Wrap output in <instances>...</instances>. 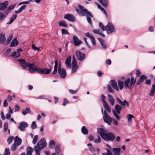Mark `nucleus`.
Instances as JSON below:
<instances>
[{"label": "nucleus", "mask_w": 155, "mask_h": 155, "mask_svg": "<svg viewBox=\"0 0 155 155\" xmlns=\"http://www.w3.org/2000/svg\"><path fill=\"white\" fill-rule=\"evenodd\" d=\"M78 7L80 9V10L77 8L76 9V11L81 16H84V13L86 15L87 20L88 23L91 25H92V22L91 20V18L93 17L92 14L84 7L81 5H78Z\"/></svg>", "instance_id": "f257e3e1"}, {"label": "nucleus", "mask_w": 155, "mask_h": 155, "mask_svg": "<svg viewBox=\"0 0 155 155\" xmlns=\"http://www.w3.org/2000/svg\"><path fill=\"white\" fill-rule=\"evenodd\" d=\"M136 81V80L133 77L131 78L130 81V78H128L124 80V86L126 88L131 89L132 86L134 84Z\"/></svg>", "instance_id": "f03ea898"}, {"label": "nucleus", "mask_w": 155, "mask_h": 155, "mask_svg": "<svg viewBox=\"0 0 155 155\" xmlns=\"http://www.w3.org/2000/svg\"><path fill=\"white\" fill-rule=\"evenodd\" d=\"M115 135L111 132L106 133L102 137V138L105 141H112L115 139Z\"/></svg>", "instance_id": "7ed1b4c3"}, {"label": "nucleus", "mask_w": 155, "mask_h": 155, "mask_svg": "<svg viewBox=\"0 0 155 155\" xmlns=\"http://www.w3.org/2000/svg\"><path fill=\"white\" fill-rule=\"evenodd\" d=\"M47 145V144L46 143L45 139L44 138H42L41 139L40 141L38 142L34 147L41 150L46 147Z\"/></svg>", "instance_id": "20e7f679"}, {"label": "nucleus", "mask_w": 155, "mask_h": 155, "mask_svg": "<svg viewBox=\"0 0 155 155\" xmlns=\"http://www.w3.org/2000/svg\"><path fill=\"white\" fill-rule=\"evenodd\" d=\"M104 115L103 117L104 121V122L107 123L108 125H111L112 117H111L107 114V112L104 110Z\"/></svg>", "instance_id": "39448f33"}, {"label": "nucleus", "mask_w": 155, "mask_h": 155, "mask_svg": "<svg viewBox=\"0 0 155 155\" xmlns=\"http://www.w3.org/2000/svg\"><path fill=\"white\" fill-rule=\"evenodd\" d=\"M105 30L108 34L115 32L114 27L110 22H108L107 25H106Z\"/></svg>", "instance_id": "423d86ee"}, {"label": "nucleus", "mask_w": 155, "mask_h": 155, "mask_svg": "<svg viewBox=\"0 0 155 155\" xmlns=\"http://www.w3.org/2000/svg\"><path fill=\"white\" fill-rule=\"evenodd\" d=\"M73 60L71 62L72 72L74 73L76 72L78 68L77 62L75 56L73 55L72 57Z\"/></svg>", "instance_id": "0eeeda50"}, {"label": "nucleus", "mask_w": 155, "mask_h": 155, "mask_svg": "<svg viewBox=\"0 0 155 155\" xmlns=\"http://www.w3.org/2000/svg\"><path fill=\"white\" fill-rule=\"evenodd\" d=\"M27 67L29 71L32 73H34L35 71L37 72V69H38V68L35 66L34 64L28 63Z\"/></svg>", "instance_id": "6e6552de"}, {"label": "nucleus", "mask_w": 155, "mask_h": 155, "mask_svg": "<svg viewBox=\"0 0 155 155\" xmlns=\"http://www.w3.org/2000/svg\"><path fill=\"white\" fill-rule=\"evenodd\" d=\"M58 72L61 78L64 79L65 78L66 73L64 69L61 68V66H59L58 67Z\"/></svg>", "instance_id": "1a4fd4ad"}, {"label": "nucleus", "mask_w": 155, "mask_h": 155, "mask_svg": "<svg viewBox=\"0 0 155 155\" xmlns=\"http://www.w3.org/2000/svg\"><path fill=\"white\" fill-rule=\"evenodd\" d=\"M37 69V72L41 74H48L51 72V69H48L47 68L41 69L38 68V69Z\"/></svg>", "instance_id": "9d476101"}, {"label": "nucleus", "mask_w": 155, "mask_h": 155, "mask_svg": "<svg viewBox=\"0 0 155 155\" xmlns=\"http://www.w3.org/2000/svg\"><path fill=\"white\" fill-rule=\"evenodd\" d=\"M76 56L77 59L80 61H82L84 59L85 54L81 53L79 51H77L75 52Z\"/></svg>", "instance_id": "9b49d317"}, {"label": "nucleus", "mask_w": 155, "mask_h": 155, "mask_svg": "<svg viewBox=\"0 0 155 155\" xmlns=\"http://www.w3.org/2000/svg\"><path fill=\"white\" fill-rule=\"evenodd\" d=\"M64 18L71 22H74L75 20V17L71 14H69L65 15Z\"/></svg>", "instance_id": "f8f14e48"}, {"label": "nucleus", "mask_w": 155, "mask_h": 155, "mask_svg": "<svg viewBox=\"0 0 155 155\" xmlns=\"http://www.w3.org/2000/svg\"><path fill=\"white\" fill-rule=\"evenodd\" d=\"M18 61L20 62V65L23 69H25L26 68L29 63L26 62L24 59H19L18 60Z\"/></svg>", "instance_id": "ddd939ff"}, {"label": "nucleus", "mask_w": 155, "mask_h": 155, "mask_svg": "<svg viewBox=\"0 0 155 155\" xmlns=\"http://www.w3.org/2000/svg\"><path fill=\"white\" fill-rule=\"evenodd\" d=\"M28 126V124L25 122H22L20 123V125L18 127V129L21 131H24L26 127Z\"/></svg>", "instance_id": "4468645a"}, {"label": "nucleus", "mask_w": 155, "mask_h": 155, "mask_svg": "<svg viewBox=\"0 0 155 155\" xmlns=\"http://www.w3.org/2000/svg\"><path fill=\"white\" fill-rule=\"evenodd\" d=\"M117 101L119 103V104L123 106H126L127 107H129V103L126 101V100H124V101H122L118 97L116 98Z\"/></svg>", "instance_id": "2eb2a0df"}, {"label": "nucleus", "mask_w": 155, "mask_h": 155, "mask_svg": "<svg viewBox=\"0 0 155 155\" xmlns=\"http://www.w3.org/2000/svg\"><path fill=\"white\" fill-rule=\"evenodd\" d=\"M85 36L89 38L91 40L92 44L93 45H96V42L95 38L91 34L88 32L86 33L85 34Z\"/></svg>", "instance_id": "dca6fc26"}, {"label": "nucleus", "mask_w": 155, "mask_h": 155, "mask_svg": "<svg viewBox=\"0 0 155 155\" xmlns=\"http://www.w3.org/2000/svg\"><path fill=\"white\" fill-rule=\"evenodd\" d=\"M22 51V50L20 48L18 49L17 51L13 52L11 54L10 56L15 58L18 57L20 56V52H21Z\"/></svg>", "instance_id": "f3484780"}, {"label": "nucleus", "mask_w": 155, "mask_h": 155, "mask_svg": "<svg viewBox=\"0 0 155 155\" xmlns=\"http://www.w3.org/2000/svg\"><path fill=\"white\" fill-rule=\"evenodd\" d=\"M73 41L74 45L75 46H78L81 44L82 42L79 40L78 38L76 36H74L73 37Z\"/></svg>", "instance_id": "a211bd4d"}, {"label": "nucleus", "mask_w": 155, "mask_h": 155, "mask_svg": "<svg viewBox=\"0 0 155 155\" xmlns=\"http://www.w3.org/2000/svg\"><path fill=\"white\" fill-rule=\"evenodd\" d=\"M121 148L120 147H114L112 149L114 155H121Z\"/></svg>", "instance_id": "6ab92c4d"}, {"label": "nucleus", "mask_w": 155, "mask_h": 155, "mask_svg": "<svg viewBox=\"0 0 155 155\" xmlns=\"http://www.w3.org/2000/svg\"><path fill=\"white\" fill-rule=\"evenodd\" d=\"M8 4V1H5L4 2H0V10H3L7 7Z\"/></svg>", "instance_id": "aec40b11"}, {"label": "nucleus", "mask_w": 155, "mask_h": 155, "mask_svg": "<svg viewBox=\"0 0 155 155\" xmlns=\"http://www.w3.org/2000/svg\"><path fill=\"white\" fill-rule=\"evenodd\" d=\"M106 146L108 148H105V150L107 151V153H107V154L109 155H112V149L111 147L108 144H106Z\"/></svg>", "instance_id": "412c9836"}, {"label": "nucleus", "mask_w": 155, "mask_h": 155, "mask_svg": "<svg viewBox=\"0 0 155 155\" xmlns=\"http://www.w3.org/2000/svg\"><path fill=\"white\" fill-rule=\"evenodd\" d=\"M110 84L113 88L117 91H119V89L117 87V83L114 80H112L110 81Z\"/></svg>", "instance_id": "4be33fe9"}, {"label": "nucleus", "mask_w": 155, "mask_h": 155, "mask_svg": "<svg viewBox=\"0 0 155 155\" xmlns=\"http://www.w3.org/2000/svg\"><path fill=\"white\" fill-rule=\"evenodd\" d=\"M14 143L16 144L17 146L20 145L21 143V140L18 136H16L14 140Z\"/></svg>", "instance_id": "5701e85b"}, {"label": "nucleus", "mask_w": 155, "mask_h": 155, "mask_svg": "<svg viewBox=\"0 0 155 155\" xmlns=\"http://www.w3.org/2000/svg\"><path fill=\"white\" fill-rule=\"evenodd\" d=\"M71 57L70 56L66 59L65 63L66 66L68 68L71 67Z\"/></svg>", "instance_id": "b1692460"}, {"label": "nucleus", "mask_w": 155, "mask_h": 155, "mask_svg": "<svg viewBox=\"0 0 155 155\" xmlns=\"http://www.w3.org/2000/svg\"><path fill=\"white\" fill-rule=\"evenodd\" d=\"M126 117L127 119V123L129 124H130L131 123L132 119L134 117V115L131 114H129L128 115H127Z\"/></svg>", "instance_id": "393cba45"}, {"label": "nucleus", "mask_w": 155, "mask_h": 155, "mask_svg": "<svg viewBox=\"0 0 155 155\" xmlns=\"http://www.w3.org/2000/svg\"><path fill=\"white\" fill-rule=\"evenodd\" d=\"M122 109V107L118 104H116L115 106V110L118 114H120V111Z\"/></svg>", "instance_id": "a878e982"}, {"label": "nucleus", "mask_w": 155, "mask_h": 155, "mask_svg": "<svg viewBox=\"0 0 155 155\" xmlns=\"http://www.w3.org/2000/svg\"><path fill=\"white\" fill-rule=\"evenodd\" d=\"M58 25L59 26H62L65 28L67 27L68 26L67 23L64 21H59L58 22Z\"/></svg>", "instance_id": "bb28decb"}, {"label": "nucleus", "mask_w": 155, "mask_h": 155, "mask_svg": "<svg viewBox=\"0 0 155 155\" xmlns=\"http://www.w3.org/2000/svg\"><path fill=\"white\" fill-rule=\"evenodd\" d=\"M0 43L1 44H3L5 41V34H0Z\"/></svg>", "instance_id": "cd10ccee"}, {"label": "nucleus", "mask_w": 155, "mask_h": 155, "mask_svg": "<svg viewBox=\"0 0 155 155\" xmlns=\"http://www.w3.org/2000/svg\"><path fill=\"white\" fill-rule=\"evenodd\" d=\"M98 133L102 138V137L105 134L104 129L102 128H98L97 129Z\"/></svg>", "instance_id": "c85d7f7f"}, {"label": "nucleus", "mask_w": 155, "mask_h": 155, "mask_svg": "<svg viewBox=\"0 0 155 155\" xmlns=\"http://www.w3.org/2000/svg\"><path fill=\"white\" fill-rule=\"evenodd\" d=\"M18 43L17 39L15 38L12 41L10 45V46L12 47L16 46L18 45Z\"/></svg>", "instance_id": "c756f323"}, {"label": "nucleus", "mask_w": 155, "mask_h": 155, "mask_svg": "<svg viewBox=\"0 0 155 155\" xmlns=\"http://www.w3.org/2000/svg\"><path fill=\"white\" fill-rule=\"evenodd\" d=\"M17 17V15L14 14L11 17L10 21L7 23V24L10 25L16 19Z\"/></svg>", "instance_id": "7c9ffc66"}, {"label": "nucleus", "mask_w": 155, "mask_h": 155, "mask_svg": "<svg viewBox=\"0 0 155 155\" xmlns=\"http://www.w3.org/2000/svg\"><path fill=\"white\" fill-rule=\"evenodd\" d=\"M17 17V15L14 14L11 17L10 21L7 23V24L10 25L16 19Z\"/></svg>", "instance_id": "2f4dec72"}, {"label": "nucleus", "mask_w": 155, "mask_h": 155, "mask_svg": "<svg viewBox=\"0 0 155 155\" xmlns=\"http://www.w3.org/2000/svg\"><path fill=\"white\" fill-rule=\"evenodd\" d=\"M93 32L96 34L99 35L103 37H105V35L103 34L102 32L101 31L100 29H95L93 30Z\"/></svg>", "instance_id": "473e14b6"}, {"label": "nucleus", "mask_w": 155, "mask_h": 155, "mask_svg": "<svg viewBox=\"0 0 155 155\" xmlns=\"http://www.w3.org/2000/svg\"><path fill=\"white\" fill-rule=\"evenodd\" d=\"M54 62L55 64V65L54 67V70L52 73L53 74H54L57 73V67L58 66V61L57 60H55L54 61Z\"/></svg>", "instance_id": "72a5a7b5"}, {"label": "nucleus", "mask_w": 155, "mask_h": 155, "mask_svg": "<svg viewBox=\"0 0 155 155\" xmlns=\"http://www.w3.org/2000/svg\"><path fill=\"white\" fill-rule=\"evenodd\" d=\"M155 92V84H153L152 85V87L149 93V95L150 96H153L154 95V93Z\"/></svg>", "instance_id": "f704fd0d"}, {"label": "nucleus", "mask_w": 155, "mask_h": 155, "mask_svg": "<svg viewBox=\"0 0 155 155\" xmlns=\"http://www.w3.org/2000/svg\"><path fill=\"white\" fill-rule=\"evenodd\" d=\"M97 39L100 41L101 45L103 47V48L104 49H106L107 48V46L105 43L104 41L101 39L99 38H97Z\"/></svg>", "instance_id": "c9c22d12"}, {"label": "nucleus", "mask_w": 155, "mask_h": 155, "mask_svg": "<svg viewBox=\"0 0 155 155\" xmlns=\"http://www.w3.org/2000/svg\"><path fill=\"white\" fill-rule=\"evenodd\" d=\"M26 7V5H23L21 6L18 10L15 11V13L16 14H18L21 13L22 11L23 10L25 9Z\"/></svg>", "instance_id": "e433bc0d"}, {"label": "nucleus", "mask_w": 155, "mask_h": 155, "mask_svg": "<svg viewBox=\"0 0 155 155\" xmlns=\"http://www.w3.org/2000/svg\"><path fill=\"white\" fill-rule=\"evenodd\" d=\"M108 100L111 105L113 106L114 104V98L110 94H108Z\"/></svg>", "instance_id": "4c0bfd02"}, {"label": "nucleus", "mask_w": 155, "mask_h": 155, "mask_svg": "<svg viewBox=\"0 0 155 155\" xmlns=\"http://www.w3.org/2000/svg\"><path fill=\"white\" fill-rule=\"evenodd\" d=\"M27 150L26 155H31L32 152L33 151V149L30 147H28Z\"/></svg>", "instance_id": "58836bf2"}, {"label": "nucleus", "mask_w": 155, "mask_h": 155, "mask_svg": "<svg viewBox=\"0 0 155 155\" xmlns=\"http://www.w3.org/2000/svg\"><path fill=\"white\" fill-rule=\"evenodd\" d=\"M118 84L120 89L121 90H122L123 88L124 85L123 82L120 80H119L118 81Z\"/></svg>", "instance_id": "ea45409f"}, {"label": "nucleus", "mask_w": 155, "mask_h": 155, "mask_svg": "<svg viewBox=\"0 0 155 155\" xmlns=\"http://www.w3.org/2000/svg\"><path fill=\"white\" fill-rule=\"evenodd\" d=\"M55 144V142L53 140H51L49 142L48 146L50 148H53L54 147Z\"/></svg>", "instance_id": "a19ab883"}, {"label": "nucleus", "mask_w": 155, "mask_h": 155, "mask_svg": "<svg viewBox=\"0 0 155 155\" xmlns=\"http://www.w3.org/2000/svg\"><path fill=\"white\" fill-rule=\"evenodd\" d=\"M103 105L104 108L108 112H110L111 111V109L107 103L103 104Z\"/></svg>", "instance_id": "79ce46f5"}, {"label": "nucleus", "mask_w": 155, "mask_h": 155, "mask_svg": "<svg viewBox=\"0 0 155 155\" xmlns=\"http://www.w3.org/2000/svg\"><path fill=\"white\" fill-rule=\"evenodd\" d=\"M8 123L7 122H5L4 124V131L5 132L7 131V130H8V133L9 134H10V130L9 129H8Z\"/></svg>", "instance_id": "37998d69"}, {"label": "nucleus", "mask_w": 155, "mask_h": 155, "mask_svg": "<svg viewBox=\"0 0 155 155\" xmlns=\"http://www.w3.org/2000/svg\"><path fill=\"white\" fill-rule=\"evenodd\" d=\"M30 110L29 108H26L25 110H23L22 114L24 115L26 114L27 113H30Z\"/></svg>", "instance_id": "c03bdc74"}, {"label": "nucleus", "mask_w": 155, "mask_h": 155, "mask_svg": "<svg viewBox=\"0 0 155 155\" xmlns=\"http://www.w3.org/2000/svg\"><path fill=\"white\" fill-rule=\"evenodd\" d=\"M113 114L114 117L117 120H119L120 118V117L117 115V113L114 110H112Z\"/></svg>", "instance_id": "a18cd8bd"}, {"label": "nucleus", "mask_w": 155, "mask_h": 155, "mask_svg": "<svg viewBox=\"0 0 155 155\" xmlns=\"http://www.w3.org/2000/svg\"><path fill=\"white\" fill-rule=\"evenodd\" d=\"M82 132L84 134H88V130L84 126H82L81 129Z\"/></svg>", "instance_id": "49530a36"}, {"label": "nucleus", "mask_w": 155, "mask_h": 155, "mask_svg": "<svg viewBox=\"0 0 155 155\" xmlns=\"http://www.w3.org/2000/svg\"><path fill=\"white\" fill-rule=\"evenodd\" d=\"M99 25L101 30L104 31L106 30V26L105 27L103 24L101 22L99 23Z\"/></svg>", "instance_id": "de8ad7c7"}, {"label": "nucleus", "mask_w": 155, "mask_h": 155, "mask_svg": "<svg viewBox=\"0 0 155 155\" xmlns=\"http://www.w3.org/2000/svg\"><path fill=\"white\" fill-rule=\"evenodd\" d=\"M147 77L144 75H141L140 78L139 79V81L140 82H143L145 79H147Z\"/></svg>", "instance_id": "09e8293b"}, {"label": "nucleus", "mask_w": 155, "mask_h": 155, "mask_svg": "<svg viewBox=\"0 0 155 155\" xmlns=\"http://www.w3.org/2000/svg\"><path fill=\"white\" fill-rule=\"evenodd\" d=\"M38 135H35V136L32 141V143L34 145L36 143L38 140Z\"/></svg>", "instance_id": "8fccbe9b"}, {"label": "nucleus", "mask_w": 155, "mask_h": 155, "mask_svg": "<svg viewBox=\"0 0 155 155\" xmlns=\"http://www.w3.org/2000/svg\"><path fill=\"white\" fill-rule=\"evenodd\" d=\"M61 32L62 34L65 35V34H68V35H69V33L68 32L67 30L65 29H62L61 30Z\"/></svg>", "instance_id": "3c124183"}, {"label": "nucleus", "mask_w": 155, "mask_h": 155, "mask_svg": "<svg viewBox=\"0 0 155 155\" xmlns=\"http://www.w3.org/2000/svg\"><path fill=\"white\" fill-rule=\"evenodd\" d=\"M10 151L9 149L8 148H6L5 150L4 155H9Z\"/></svg>", "instance_id": "603ef678"}, {"label": "nucleus", "mask_w": 155, "mask_h": 155, "mask_svg": "<svg viewBox=\"0 0 155 155\" xmlns=\"http://www.w3.org/2000/svg\"><path fill=\"white\" fill-rule=\"evenodd\" d=\"M14 137H9L7 141L9 144H10L14 139Z\"/></svg>", "instance_id": "864d4df0"}, {"label": "nucleus", "mask_w": 155, "mask_h": 155, "mask_svg": "<svg viewBox=\"0 0 155 155\" xmlns=\"http://www.w3.org/2000/svg\"><path fill=\"white\" fill-rule=\"evenodd\" d=\"M17 146V145H16V144L14 143V144L12 145L11 147V150L12 151H14L16 150Z\"/></svg>", "instance_id": "5fc2aeb1"}, {"label": "nucleus", "mask_w": 155, "mask_h": 155, "mask_svg": "<svg viewBox=\"0 0 155 155\" xmlns=\"http://www.w3.org/2000/svg\"><path fill=\"white\" fill-rule=\"evenodd\" d=\"M41 150L34 147V150L36 153V155H40V151Z\"/></svg>", "instance_id": "6e6d98bb"}, {"label": "nucleus", "mask_w": 155, "mask_h": 155, "mask_svg": "<svg viewBox=\"0 0 155 155\" xmlns=\"http://www.w3.org/2000/svg\"><path fill=\"white\" fill-rule=\"evenodd\" d=\"M15 6V4L14 5H11L9 6L8 7V8L7 10L9 11L12 10L13 9Z\"/></svg>", "instance_id": "4d7b16f0"}, {"label": "nucleus", "mask_w": 155, "mask_h": 155, "mask_svg": "<svg viewBox=\"0 0 155 155\" xmlns=\"http://www.w3.org/2000/svg\"><path fill=\"white\" fill-rule=\"evenodd\" d=\"M101 140V139L99 136H97V138L94 140V142L96 143H99Z\"/></svg>", "instance_id": "13d9d810"}, {"label": "nucleus", "mask_w": 155, "mask_h": 155, "mask_svg": "<svg viewBox=\"0 0 155 155\" xmlns=\"http://www.w3.org/2000/svg\"><path fill=\"white\" fill-rule=\"evenodd\" d=\"M104 7H106L107 5V1L106 0H103V1L101 3Z\"/></svg>", "instance_id": "bf43d9fd"}, {"label": "nucleus", "mask_w": 155, "mask_h": 155, "mask_svg": "<svg viewBox=\"0 0 155 155\" xmlns=\"http://www.w3.org/2000/svg\"><path fill=\"white\" fill-rule=\"evenodd\" d=\"M37 127V125L35 123V121H33L32 122L31 127L32 129H35Z\"/></svg>", "instance_id": "052dcab7"}, {"label": "nucleus", "mask_w": 155, "mask_h": 155, "mask_svg": "<svg viewBox=\"0 0 155 155\" xmlns=\"http://www.w3.org/2000/svg\"><path fill=\"white\" fill-rule=\"evenodd\" d=\"M32 48L34 51L38 50L39 51L40 50V48L39 47H36L35 45L34 44L32 45Z\"/></svg>", "instance_id": "680f3d73"}, {"label": "nucleus", "mask_w": 155, "mask_h": 155, "mask_svg": "<svg viewBox=\"0 0 155 155\" xmlns=\"http://www.w3.org/2000/svg\"><path fill=\"white\" fill-rule=\"evenodd\" d=\"M0 114L1 118L3 120H4L5 119V117L4 116V112L3 111H1L0 112Z\"/></svg>", "instance_id": "e2e57ef3"}, {"label": "nucleus", "mask_w": 155, "mask_h": 155, "mask_svg": "<svg viewBox=\"0 0 155 155\" xmlns=\"http://www.w3.org/2000/svg\"><path fill=\"white\" fill-rule=\"evenodd\" d=\"M107 88L108 91L111 92V93H114V91L112 89L110 86L109 85H108L107 86Z\"/></svg>", "instance_id": "0e129e2a"}, {"label": "nucleus", "mask_w": 155, "mask_h": 155, "mask_svg": "<svg viewBox=\"0 0 155 155\" xmlns=\"http://www.w3.org/2000/svg\"><path fill=\"white\" fill-rule=\"evenodd\" d=\"M101 98H102L103 104H104V103H106V101H105V96L104 95L102 94L101 95Z\"/></svg>", "instance_id": "69168bd1"}, {"label": "nucleus", "mask_w": 155, "mask_h": 155, "mask_svg": "<svg viewBox=\"0 0 155 155\" xmlns=\"http://www.w3.org/2000/svg\"><path fill=\"white\" fill-rule=\"evenodd\" d=\"M112 122L113 121V124L116 125H117L118 124L117 121L115 119L113 118L112 119Z\"/></svg>", "instance_id": "338daca9"}, {"label": "nucleus", "mask_w": 155, "mask_h": 155, "mask_svg": "<svg viewBox=\"0 0 155 155\" xmlns=\"http://www.w3.org/2000/svg\"><path fill=\"white\" fill-rule=\"evenodd\" d=\"M136 74L137 77H138L141 74V72L139 70L137 69L136 70Z\"/></svg>", "instance_id": "774afa93"}]
</instances>
